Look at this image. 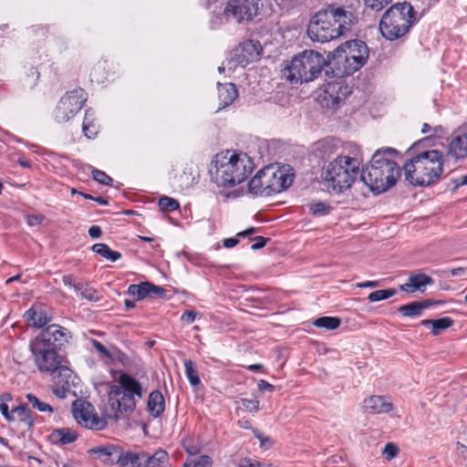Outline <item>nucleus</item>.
<instances>
[{
	"instance_id": "13d9d810",
	"label": "nucleus",
	"mask_w": 467,
	"mask_h": 467,
	"mask_svg": "<svg viewBox=\"0 0 467 467\" xmlns=\"http://www.w3.org/2000/svg\"><path fill=\"white\" fill-rule=\"evenodd\" d=\"M26 223L30 226H36L42 223L43 216L41 215H26Z\"/></svg>"
},
{
	"instance_id": "8fccbe9b",
	"label": "nucleus",
	"mask_w": 467,
	"mask_h": 467,
	"mask_svg": "<svg viewBox=\"0 0 467 467\" xmlns=\"http://www.w3.org/2000/svg\"><path fill=\"white\" fill-rule=\"evenodd\" d=\"M399 452V448L394 443H387L385 445L383 453L386 455L387 459L390 460L397 456Z\"/></svg>"
},
{
	"instance_id": "b1692460",
	"label": "nucleus",
	"mask_w": 467,
	"mask_h": 467,
	"mask_svg": "<svg viewBox=\"0 0 467 467\" xmlns=\"http://www.w3.org/2000/svg\"><path fill=\"white\" fill-rule=\"evenodd\" d=\"M92 452L96 453L98 458L107 464H119V459L120 458L122 449L115 445H107L93 449Z\"/></svg>"
},
{
	"instance_id": "9d476101",
	"label": "nucleus",
	"mask_w": 467,
	"mask_h": 467,
	"mask_svg": "<svg viewBox=\"0 0 467 467\" xmlns=\"http://www.w3.org/2000/svg\"><path fill=\"white\" fill-rule=\"evenodd\" d=\"M332 60L342 65L344 73L351 75L365 65L368 57V49L361 40H350L338 46L330 54Z\"/></svg>"
},
{
	"instance_id": "4d7b16f0",
	"label": "nucleus",
	"mask_w": 467,
	"mask_h": 467,
	"mask_svg": "<svg viewBox=\"0 0 467 467\" xmlns=\"http://www.w3.org/2000/svg\"><path fill=\"white\" fill-rule=\"evenodd\" d=\"M254 240V243L251 246V248L253 250H257V249L263 248L266 244V242L268 241L267 238H265L263 236H257Z\"/></svg>"
},
{
	"instance_id": "a18cd8bd",
	"label": "nucleus",
	"mask_w": 467,
	"mask_h": 467,
	"mask_svg": "<svg viewBox=\"0 0 467 467\" xmlns=\"http://www.w3.org/2000/svg\"><path fill=\"white\" fill-rule=\"evenodd\" d=\"M93 179L100 184L103 185H111L113 180L109 175H107L104 171L94 169L92 171Z\"/></svg>"
},
{
	"instance_id": "4468645a",
	"label": "nucleus",
	"mask_w": 467,
	"mask_h": 467,
	"mask_svg": "<svg viewBox=\"0 0 467 467\" xmlns=\"http://www.w3.org/2000/svg\"><path fill=\"white\" fill-rule=\"evenodd\" d=\"M71 337V333L66 327L57 324L47 327L33 341L43 343L52 348L58 349Z\"/></svg>"
},
{
	"instance_id": "58836bf2",
	"label": "nucleus",
	"mask_w": 467,
	"mask_h": 467,
	"mask_svg": "<svg viewBox=\"0 0 467 467\" xmlns=\"http://www.w3.org/2000/svg\"><path fill=\"white\" fill-rule=\"evenodd\" d=\"M26 400L27 402L32 406L33 409H36L41 412H53L52 407L46 403L41 401L34 394L28 393L26 395Z\"/></svg>"
},
{
	"instance_id": "e2e57ef3",
	"label": "nucleus",
	"mask_w": 467,
	"mask_h": 467,
	"mask_svg": "<svg viewBox=\"0 0 467 467\" xmlns=\"http://www.w3.org/2000/svg\"><path fill=\"white\" fill-rule=\"evenodd\" d=\"M454 183L453 191H456L459 187L467 184V174L452 180Z\"/></svg>"
},
{
	"instance_id": "bf43d9fd",
	"label": "nucleus",
	"mask_w": 467,
	"mask_h": 467,
	"mask_svg": "<svg viewBox=\"0 0 467 467\" xmlns=\"http://www.w3.org/2000/svg\"><path fill=\"white\" fill-rule=\"evenodd\" d=\"M0 412L2 413V415L5 417V419L7 421H11V417H12V414H13V409L11 410H9V407H8L7 404L1 403L0 404Z\"/></svg>"
},
{
	"instance_id": "09e8293b",
	"label": "nucleus",
	"mask_w": 467,
	"mask_h": 467,
	"mask_svg": "<svg viewBox=\"0 0 467 467\" xmlns=\"http://www.w3.org/2000/svg\"><path fill=\"white\" fill-rule=\"evenodd\" d=\"M391 0H365L368 7L379 11L384 8Z\"/></svg>"
},
{
	"instance_id": "f704fd0d",
	"label": "nucleus",
	"mask_w": 467,
	"mask_h": 467,
	"mask_svg": "<svg viewBox=\"0 0 467 467\" xmlns=\"http://www.w3.org/2000/svg\"><path fill=\"white\" fill-rule=\"evenodd\" d=\"M235 410L242 412H257L260 410V402L256 399H241L235 401Z\"/></svg>"
},
{
	"instance_id": "864d4df0",
	"label": "nucleus",
	"mask_w": 467,
	"mask_h": 467,
	"mask_svg": "<svg viewBox=\"0 0 467 467\" xmlns=\"http://www.w3.org/2000/svg\"><path fill=\"white\" fill-rule=\"evenodd\" d=\"M192 467H212V460L210 457L202 455L194 462Z\"/></svg>"
},
{
	"instance_id": "49530a36",
	"label": "nucleus",
	"mask_w": 467,
	"mask_h": 467,
	"mask_svg": "<svg viewBox=\"0 0 467 467\" xmlns=\"http://www.w3.org/2000/svg\"><path fill=\"white\" fill-rule=\"evenodd\" d=\"M110 358L113 361H116L124 367L131 366V359L130 358V357H128L125 353L121 351L116 350L115 352L111 353Z\"/></svg>"
},
{
	"instance_id": "1a4fd4ad",
	"label": "nucleus",
	"mask_w": 467,
	"mask_h": 467,
	"mask_svg": "<svg viewBox=\"0 0 467 467\" xmlns=\"http://www.w3.org/2000/svg\"><path fill=\"white\" fill-rule=\"evenodd\" d=\"M262 7V0H229L222 13L212 16V27L217 28L231 19L238 24L249 23L259 15Z\"/></svg>"
},
{
	"instance_id": "a878e982",
	"label": "nucleus",
	"mask_w": 467,
	"mask_h": 467,
	"mask_svg": "<svg viewBox=\"0 0 467 467\" xmlns=\"http://www.w3.org/2000/svg\"><path fill=\"white\" fill-rule=\"evenodd\" d=\"M199 171L194 164H187L182 172L178 176L177 181L182 190H187L198 182Z\"/></svg>"
},
{
	"instance_id": "37998d69",
	"label": "nucleus",
	"mask_w": 467,
	"mask_h": 467,
	"mask_svg": "<svg viewBox=\"0 0 467 467\" xmlns=\"http://www.w3.org/2000/svg\"><path fill=\"white\" fill-rule=\"evenodd\" d=\"M159 207L164 212H172L179 209V202L168 196H162L159 200Z\"/></svg>"
},
{
	"instance_id": "e433bc0d",
	"label": "nucleus",
	"mask_w": 467,
	"mask_h": 467,
	"mask_svg": "<svg viewBox=\"0 0 467 467\" xmlns=\"http://www.w3.org/2000/svg\"><path fill=\"white\" fill-rule=\"evenodd\" d=\"M340 319L338 317H322L317 318L313 325L317 327H323L327 330H334L340 326Z\"/></svg>"
},
{
	"instance_id": "7ed1b4c3",
	"label": "nucleus",
	"mask_w": 467,
	"mask_h": 467,
	"mask_svg": "<svg viewBox=\"0 0 467 467\" xmlns=\"http://www.w3.org/2000/svg\"><path fill=\"white\" fill-rule=\"evenodd\" d=\"M254 170V163L246 153L226 150L212 160L209 174L219 187H234L243 182Z\"/></svg>"
},
{
	"instance_id": "473e14b6",
	"label": "nucleus",
	"mask_w": 467,
	"mask_h": 467,
	"mask_svg": "<svg viewBox=\"0 0 467 467\" xmlns=\"http://www.w3.org/2000/svg\"><path fill=\"white\" fill-rule=\"evenodd\" d=\"M82 130L84 135L88 139H93L96 137V135L99 132V126L95 122V119L93 118V113L91 112V109H87L82 124Z\"/></svg>"
},
{
	"instance_id": "0e129e2a",
	"label": "nucleus",
	"mask_w": 467,
	"mask_h": 467,
	"mask_svg": "<svg viewBox=\"0 0 467 467\" xmlns=\"http://www.w3.org/2000/svg\"><path fill=\"white\" fill-rule=\"evenodd\" d=\"M379 281H365L357 284V287L365 288V287H377L379 286Z\"/></svg>"
},
{
	"instance_id": "338daca9",
	"label": "nucleus",
	"mask_w": 467,
	"mask_h": 467,
	"mask_svg": "<svg viewBox=\"0 0 467 467\" xmlns=\"http://www.w3.org/2000/svg\"><path fill=\"white\" fill-rule=\"evenodd\" d=\"M238 243H239V240L237 238H226L223 240V245L226 248L234 247Z\"/></svg>"
},
{
	"instance_id": "72a5a7b5",
	"label": "nucleus",
	"mask_w": 467,
	"mask_h": 467,
	"mask_svg": "<svg viewBox=\"0 0 467 467\" xmlns=\"http://www.w3.org/2000/svg\"><path fill=\"white\" fill-rule=\"evenodd\" d=\"M92 251L100 256L111 261L116 262L121 258V254L118 251H113L106 244L98 243L92 245Z\"/></svg>"
},
{
	"instance_id": "bb28decb",
	"label": "nucleus",
	"mask_w": 467,
	"mask_h": 467,
	"mask_svg": "<svg viewBox=\"0 0 467 467\" xmlns=\"http://www.w3.org/2000/svg\"><path fill=\"white\" fill-rule=\"evenodd\" d=\"M218 95L220 105L222 108H225L236 99L238 91L235 85L233 83L219 84Z\"/></svg>"
},
{
	"instance_id": "774afa93",
	"label": "nucleus",
	"mask_w": 467,
	"mask_h": 467,
	"mask_svg": "<svg viewBox=\"0 0 467 467\" xmlns=\"http://www.w3.org/2000/svg\"><path fill=\"white\" fill-rule=\"evenodd\" d=\"M466 272H467V268H465V267H458V268L451 269V275L452 276H458V275H464Z\"/></svg>"
},
{
	"instance_id": "2eb2a0df",
	"label": "nucleus",
	"mask_w": 467,
	"mask_h": 467,
	"mask_svg": "<svg viewBox=\"0 0 467 467\" xmlns=\"http://www.w3.org/2000/svg\"><path fill=\"white\" fill-rule=\"evenodd\" d=\"M350 93L347 85L341 83H329L321 97L323 105L329 109L337 108Z\"/></svg>"
},
{
	"instance_id": "a19ab883",
	"label": "nucleus",
	"mask_w": 467,
	"mask_h": 467,
	"mask_svg": "<svg viewBox=\"0 0 467 467\" xmlns=\"http://www.w3.org/2000/svg\"><path fill=\"white\" fill-rule=\"evenodd\" d=\"M80 289H78V293L80 294L82 298H85L89 301L97 302L99 300L100 296L99 292L94 289L92 286H89L88 285L81 283Z\"/></svg>"
},
{
	"instance_id": "3c124183",
	"label": "nucleus",
	"mask_w": 467,
	"mask_h": 467,
	"mask_svg": "<svg viewBox=\"0 0 467 467\" xmlns=\"http://www.w3.org/2000/svg\"><path fill=\"white\" fill-rule=\"evenodd\" d=\"M62 282L65 285L73 287L77 292L78 289H80L81 283H77L74 276L71 275H67L62 277Z\"/></svg>"
},
{
	"instance_id": "de8ad7c7",
	"label": "nucleus",
	"mask_w": 467,
	"mask_h": 467,
	"mask_svg": "<svg viewBox=\"0 0 467 467\" xmlns=\"http://www.w3.org/2000/svg\"><path fill=\"white\" fill-rule=\"evenodd\" d=\"M123 394V389L121 384L111 385L109 392V400L112 401V407L117 405L116 400H119L118 397Z\"/></svg>"
},
{
	"instance_id": "680f3d73",
	"label": "nucleus",
	"mask_w": 467,
	"mask_h": 467,
	"mask_svg": "<svg viewBox=\"0 0 467 467\" xmlns=\"http://www.w3.org/2000/svg\"><path fill=\"white\" fill-rule=\"evenodd\" d=\"M67 388L68 387H63V386L57 385V387L53 388L52 392L57 397L63 399L66 397V391H67Z\"/></svg>"
},
{
	"instance_id": "dca6fc26",
	"label": "nucleus",
	"mask_w": 467,
	"mask_h": 467,
	"mask_svg": "<svg viewBox=\"0 0 467 467\" xmlns=\"http://www.w3.org/2000/svg\"><path fill=\"white\" fill-rule=\"evenodd\" d=\"M73 414L78 423L89 429L100 430L104 423L93 413V408L90 403L74 404Z\"/></svg>"
},
{
	"instance_id": "cd10ccee",
	"label": "nucleus",
	"mask_w": 467,
	"mask_h": 467,
	"mask_svg": "<svg viewBox=\"0 0 467 467\" xmlns=\"http://www.w3.org/2000/svg\"><path fill=\"white\" fill-rule=\"evenodd\" d=\"M147 407L150 415L155 418L164 411L165 402L161 391L153 390L150 393Z\"/></svg>"
},
{
	"instance_id": "6e6d98bb",
	"label": "nucleus",
	"mask_w": 467,
	"mask_h": 467,
	"mask_svg": "<svg viewBox=\"0 0 467 467\" xmlns=\"http://www.w3.org/2000/svg\"><path fill=\"white\" fill-rule=\"evenodd\" d=\"M257 387L260 391L273 392L275 389L274 385L270 384L265 379H260L257 383Z\"/></svg>"
},
{
	"instance_id": "f3484780",
	"label": "nucleus",
	"mask_w": 467,
	"mask_h": 467,
	"mask_svg": "<svg viewBox=\"0 0 467 467\" xmlns=\"http://www.w3.org/2000/svg\"><path fill=\"white\" fill-rule=\"evenodd\" d=\"M447 155L456 160L467 157V124L460 127L448 144Z\"/></svg>"
},
{
	"instance_id": "5fc2aeb1",
	"label": "nucleus",
	"mask_w": 467,
	"mask_h": 467,
	"mask_svg": "<svg viewBox=\"0 0 467 467\" xmlns=\"http://www.w3.org/2000/svg\"><path fill=\"white\" fill-rule=\"evenodd\" d=\"M197 317V313L193 310H186L181 317V320L187 322L188 324L192 323Z\"/></svg>"
},
{
	"instance_id": "0eeeda50",
	"label": "nucleus",
	"mask_w": 467,
	"mask_h": 467,
	"mask_svg": "<svg viewBox=\"0 0 467 467\" xmlns=\"http://www.w3.org/2000/svg\"><path fill=\"white\" fill-rule=\"evenodd\" d=\"M325 65L326 60L321 54L305 50L287 62L283 69V78L291 84L310 82L317 78Z\"/></svg>"
},
{
	"instance_id": "4be33fe9",
	"label": "nucleus",
	"mask_w": 467,
	"mask_h": 467,
	"mask_svg": "<svg viewBox=\"0 0 467 467\" xmlns=\"http://www.w3.org/2000/svg\"><path fill=\"white\" fill-rule=\"evenodd\" d=\"M433 282V279L425 274H413L409 276L408 282L401 285L400 288L406 293L424 292L425 286L432 285Z\"/></svg>"
},
{
	"instance_id": "aec40b11",
	"label": "nucleus",
	"mask_w": 467,
	"mask_h": 467,
	"mask_svg": "<svg viewBox=\"0 0 467 467\" xmlns=\"http://www.w3.org/2000/svg\"><path fill=\"white\" fill-rule=\"evenodd\" d=\"M11 421H16L23 433L33 428L35 424L34 415L26 403H21L13 408Z\"/></svg>"
},
{
	"instance_id": "9b49d317",
	"label": "nucleus",
	"mask_w": 467,
	"mask_h": 467,
	"mask_svg": "<svg viewBox=\"0 0 467 467\" xmlns=\"http://www.w3.org/2000/svg\"><path fill=\"white\" fill-rule=\"evenodd\" d=\"M29 349L33 356L34 363L41 373L56 374L59 365L63 364L67 359L57 352V349L33 340L29 343Z\"/></svg>"
},
{
	"instance_id": "20e7f679",
	"label": "nucleus",
	"mask_w": 467,
	"mask_h": 467,
	"mask_svg": "<svg viewBox=\"0 0 467 467\" xmlns=\"http://www.w3.org/2000/svg\"><path fill=\"white\" fill-rule=\"evenodd\" d=\"M443 161L437 150L422 151L404 163L405 180L414 186H429L440 179Z\"/></svg>"
},
{
	"instance_id": "2f4dec72",
	"label": "nucleus",
	"mask_w": 467,
	"mask_h": 467,
	"mask_svg": "<svg viewBox=\"0 0 467 467\" xmlns=\"http://www.w3.org/2000/svg\"><path fill=\"white\" fill-rule=\"evenodd\" d=\"M168 454L165 451L160 450L157 451L152 455L149 453H144L143 467H165V464L168 462Z\"/></svg>"
},
{
	"instance_id": "69168bd1",
	"label": "nucleus",
	"mask_w": 467,
	"mask_h": 467,
	"mask_svg": "<svg viewBox=\"0 0 467 467\" xmlns=\"http://www.w3.org/2000/svg\"><path fill=\"white\" fill-rule=\"evenodd\" d=\"M254 436L261 441V446H265L266 443H270V439L268 437H264L259 431L254 430Z\"/></svg>"
},
{
	"instance_id": "6e6552de",
	"label": "nucleus",
	"mask_w": 467,
	"mask_h": 467,
	"mask_svg": "<svg viewBox=\"0 0 467 467\" xmlns=\"http://www.w3.org/2000/svg\"><path fill=\"white\" fill-rule=\"evenodd\" d=\"M415 15L413 6L407 2L393 5L381 17V35L388 40H396L403 36L415 23Z\"/></svg>"
},
{
	"instance_id": "c9c22d12",
	"label": "nucleus",
	"mask_w": 467,
	"mask_h": 467,
	"mask_svg": "<svg viewBox=\"0 0 467 467\" xmlns=\"http://www.w3.org/2000/svg\"><path fill=\"white\" fill-rule=\"evenodd\" d=\"M52 437L56 439L61 444H68L77 440V434L70 429L62 428L55 430L52 432Z\"/></svg>"
},
{
	"instance_id": "79ce46f5",
	"label": "nucleus",
	"mask_w": 467,
	"mask_h": 467,
	"mask_svg": "<svg viewBox=\"0 0 467 467\" xmlns=\"http://www.w3.org/2000/svg\"><path fill=\"white\" fill-rule=\"evenodd\" d=\"M395 295H396V290L394 288L376 290L374 292H371L368 295V299L370 302H377V301L388 299Z\"/></svg>"
},
{
	"instance_id": "412c9836",
	"label": "nucleus",
	"mask_w": 467,
	"mask_h": 467,
	"mask_svg": "<svg viewBox=\"0 0 467 467\" xmlns=\"http://www.w3.org/2000/svg\"><path fill=\"white\" fill-rule=\"evenodd\" d=\"M166 290L159 285H155L150 282H142L139 285H130L128 287V294L136 296L137 299H143L150 294H155L158 297H162Z\"/></svg>"
},
{
	"instance_id": "393cba45",
	"label": "nucleus",
	"mask_w": 467,
	"mask_h": 467,
	"mask_svg": "<svg viewBox=\"0 0 467 467\" xmlns=\"http://www.w3.org/2000/svg\"><path fill=\"white\" fill-rule=\"evenodd\" d=\"M24 318L29 326L38 328L43 327L50 321V317L44 309L35 306L25 312Z\"/></svg>"
},
{
	"instance_id": "f257e3e1",
	"label": "nucleus",
	"mask_w": 467,
	"mask_h": 467,
	"mask_svg": "<svg viewBox=\"0 0 467 467\" xmlns=\"http://www.w3.org/2000/svg\"><path fill=\"white\" fill-rule=\"evenodd\" d=\"M396 150L391 148L378 150L370 161L360 171V180L374 193H381L393 187L401 175V169L391 158Z\"/></svg>"
},
{
	"instance_id": "f8f14e48",
	"label": "nucleus",
	"mask_w": 467,
	"mask_h": 467,
	"mask_svg": "<svg viewBox=\"0 0 467 467\" xmlns=\"http://www.w3.org/2000/svg\"><path fill=\"white\" fill-rule=\"evenodd\" d=\"M118 383L121 384L123 396L120 400H116L117 411L119 413L131 412L135 410L137 400H141L144 396L142 385L130 374L120 371Z\"/></svg>"
},
{
	"instance_id": "4c0bfd02",
	"label": "nucleus",
	"mask_w": 467,
	"mask_h": 467,
	"mask_svg": "<svg viewBox=\"0 0 467 467\" xmlns=\"http://www.w3.org/2000/svg\"><path fill=\"white\" fill-rule=\"evenodd\" d=\"M309 211L314 216H325L331 211V206L326 202H312L308 204Z\"/></svg>"
},
{
	"instance_id": "6ab92c4d",
	"label": "nucleus",
	"mask_w": 467,
	"mask_h": 467,
	"mask_svg": "<svg viewBox=\"0 0 467 467\" xmlns=\"http://www.w3.org/2000/svg\"><path fill=\"white\" fill-rule=\"evenodd\" d=\"M362 409L371 414L388 413L393 410V404L388 397L372 395L363 400Z\"/></svg>"
},
{
	"instance_id": "a211bd4d",
	"label": "nucleus",
	"mask_w": 467,
	"mask_h": 467,
	"mask_svg": "<svg viewBox=\"0 0 467 467\" xmlns=\"http://www.w3.org/2000/svg\"><path fill=\"white\" fill-rule=\"evenodd\" d=\"M237 52L239 63L245 66L259 59L262 46L259 41L249 39L240 44Z\"/></svg>"
},
{
	"instance_id": "c85d7f7f",
	"label": "nucleus",
	"mask_w": 467,
	"mask_h": 467,
	"mask_svg": "<svg viewBox=\"0 0 467 467\" xmlns=\"http://www.w3.org/2000/svg\"><path fill=\"white\" fill-rule=\"evenodd\" d=\"M145 451L140 452H124L122 451L120 458L119 459V467H143Z\"/></svg>"
},
{
	"instance_id": "ea45409f",
	"label": "nucleus",
	"mask_w": 467,
	"mask_h": 467,
	"mask_svg": "<svg viewBox=\"0 0 467 467\" xmlns=\"http://www.w3.org/2000/svg\"><path fill=\"white\" fill-rule=\"evenodd\" d=\"M184 367H185V373H186V376H187L190 383L192 386L199 385L201 381H200V378H199L195 364L192 360L188 359V360L184 361Z\"/></svg>"
},
{
	"instance_id": "c756f323",
	"label": "nucleus",
	"mask_w": 467,
	"mask_h": 467,
	"mask_svg": "<svg viewBox=\"0 0 467 467\" xmlns=\"http://www.w3.org/2000/svg\"><path fill=\"white\" fill-rule=\"evenodd\" d=\"M52 376L56 385L69 387L73 378V371L69 368L68 361L66 359L63 364H60L57 370H56V374Z\"/></svg>"
},
{
	"instance_id": "603ef678",
	"label": "nucleus",
	"mask_w": 467,
	"mask_h": 467,
	"mask_svg": "<svg viewBox=\"0 0 467 467\" xmlns=\"http://www.w3.org/2000/svg\"><path fill=\"white\" fill-rule=\"evenodd\" d=\"M91 344H92L93 348L98 352H99L101 355H103L104 357L109 358H111V353L105 348V346L101 342H99L96 339H93L91 341Z\"/></svg>"
},
{
	"instance_id": "ddd939ff",
	"label": "nucleus",
	"mask_w": 467,
	"mask_h": 467,
	"mask_svg": "<svg viewBox=\"0 0 467 467\" xmlns=\"http://www.w3.org/2000/svg\"><path fill=\"white\" fill-rule=\"evenodd\" d=\"M88 95L83 88H76L67 92L57 103L54 118L58 123L67 122L83 108Z\"/></svg>"
},
{
	"instance_id": "f03ea898",
	"label": "nucleus",
	"mask_w": 467,
	"mask_h": 467,
	"mask_svg": "<svg viewBox=\"0 0 467 467\" xmlns=\"http://www.w3.org/2000/svg\"><path fill=\"white\" fill-rule=\"evenodd\" d=\"M356 21L352 12L343 7L329 6L311 18L307 35L312 41L328 42L348 32Z\"/></svg>"
},
{
	"instance_id": "39448f33",
	"label": "nucleus",
	"mask_w": 467,
	"mask_h": 467,
	"mask_svg": "<svg viewBox=\"0 0 467 467\" xmlns=\"http://www.w3.org/2000/svg\"><path fill=\"white\" fill-rule=\"evenodd\" d=\"M289 166L269 165L261 169L248 183L253 195L270 196L288 188L294 179Z\"/></svg>"
},
{
	"instance_id": "c03bdc74",
	"label": "nucleus",
	"mask_w": 467,
	"mask_h": 467,
	"mask_svg": "<svg viewBox=\"0 0 467 467\" xmlns=\"http://www.w3.org/2000/svg\"><path fill=\"white\" fill-rule=\"evenodd\" d=\"M336 145L333 140H326L319 144V150L321 152L322 158L329 157L331 154L335 152Z\"/></svg>"
},
{
	"instance_id": "052dcab7",
	"label": "nucleus",
	"mask_w": 467,
	"mask_h": 467,
	"mask_svg": "<svg viewBox=\"0 0 467 467\" xmlns=\"http://www.w3.org/2000/svg\"><path fill=\"white\" fill-rule=\"evenodd\" d=\"M88 234L94 239L99 238L102 234L101 228L98 225H92L88 229Z\"/></svg>"
},
{
	"instance_id": "7c9ffc66",
	"label": "nucleus",
	"mask_w": 467,
	"mask_h": 467,
	"mask_svg": "<svg viewBox=\"0 0 467 467\" xmlns=\"http://www.w3.org/2000/svg\"><path fill=\"white\" fill-rule=\"evenodd\" d=\"M420 323L425 327L431 326V333L436 336L439 335L442 330L451 327L453 320L449 317H445L438 319H423Z\"/></svg>"
},
{
	"instance_id": "423d86ee",
	"label": "nucleus",
	"mask_w": 467,
	"mask_h": 467,
	"mask_svg": "<svg viewBox=\"0 0 467 467\" xmlns=\"http://www.w3.org/2000/svg\"><path fill=\"white\" fill-rule=\"evenodd\" d=\"M352 153L353 156L338 155L327 167L325 180L327 187L337 192L350 188L359 173L361 159L358 148L355 146Z\"/></svg>"
},
{
	"instance_id": "5701e85b",
	"label": "nucleus",
	"mask_w": 467,
	"mask_h": 467,
	"mask_svg": "<svg viewBox=\"0 0 467 467\" xmlns=\"http://www.w3.org/2000/svg\"><path fill=\"white\" fill-rule=\"evenodd\" d=\"M438 302L432 300L413 301L402 305L398 308L400 314L406 317H415L421 316L424 309L436 305Z\"/></svg>"
}]
</instances>
